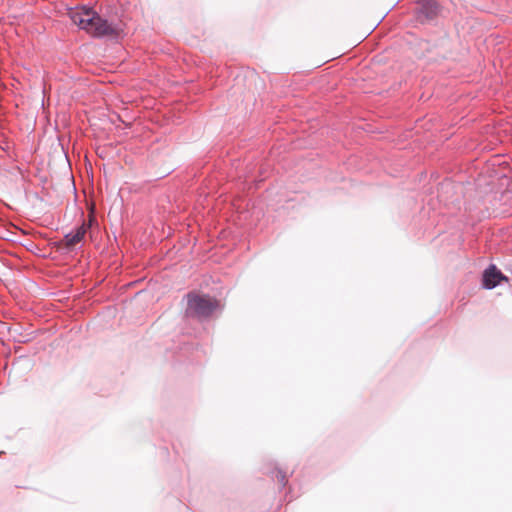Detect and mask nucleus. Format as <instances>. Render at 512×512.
<instances>
[{
  "mask_svg": "<svg viewBox=\"0 0 512 512\" xmlns=\"http://www.w3.org/2000/svg\"><path fill=\"white\" fill-rule=\"evenodd\" d=\"M219 301L208 295L189 294L186 313L197 318H207L218 308Z\"/></svg>",
  "mask_w": 512,
  "mask_h": 512,
  "instance_id": "2",
  "label": "nucleus"
},
{
  "mask_svg": "<svg viewBox=\"0 0 512 512\" xmlns=\"http://www.w3.org/2000/svg\"><path fill=\"white\" fill-rule=\"evenodd\" d=\"M90 228V224L83 222L75 232H71L65 235L63 242L66 248H73L76 244L81 242Z\"/></svg>",
  "mask_w": 512,
  "mask_h": 512,
  "instance_id": "3",
  "label": "nucleus"
},
{
  "mask_svg": "<svg viewBox=\"0 0 512 512\" xmlns=\"http://www.w3.org/2000/svg\"><path fill=\"white\" fill-rule=\"evenodd\" d=\"M72 22L94 37L118 36L121 29L99 16L94 10L80 8L70 13Z\"/></svg>",
  "mask_w": 512,
  "mask_h": 512,
  "instance_id": "1",
  "label": "nucleus"
},
{
  "mask_svg": "<svg viewBox=\"0 0 512 512\" xmlns=\"http://www.w3.org/2000/svg\"><path fill=\"white\" fill-rule=\"evenodd\" d=\"M439 7L436 2L427 0L422 4L420 14L425 19H433L438 14Z\"/></svg>",
  "mask_w": 512,
  "mask_h": 512,
  "instance_id": "5",
  "label": "nucleus"
},
{
  "mask_svg": "<svg viewBox=\"0 0 512 512\" xmlns=\"http://www.w3.org/2000/svg\"><path fill=\"white\" fill-rule=\"evenodd\" d=\"M504 279L506 277L495 266H491L484 272L483 284L485 288L492 289Z\"/></svg>",
  "mask_w": 512,
  "mask_h": 512,
  "instance_id": "4",
  "label": "nucleus"
}]
</instances>
